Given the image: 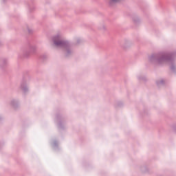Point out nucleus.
<instances>
[{"mask_svg":"<svg viewBox=\"0 0 176 176\" xmlns=\"http://www.w3.org/2000/svg\"><path fill=\"white\" fill-rule=\"evenodd\" d=\"M54 43H55V45H56V46H58V45H60V44L61 43V41L57 42V41H54Z\"/></svg>","mask_w":176,"mask_h":176,"instance_id":"f257e3e1","label":"nucleus"},{"mask_svg":"<svg viewBox=\"0 0 176 176\" xmlns=\"http://www.w3.org/2000/svg\"><path fill=\"white\" fill-rule=\"evenodd\" d=\"M111 2H118L119 0H111Z\"/></svg>","mask_w":176,"mask_h":176,"instance_id":"f03ea898","label":"nucleus"}]
</instances>
